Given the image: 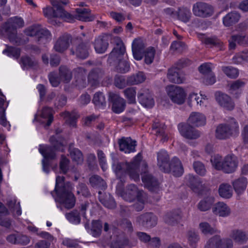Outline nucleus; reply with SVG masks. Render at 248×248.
<instances>
[{"instance_id": "nucleus-43", "label": "nucleus", "mask_w": 248, "mask_h": 248, "mask_svg": "<svg viewBox=\"0 0 248 248\" xmlns=\"http://www.w3.org/2000/svg\"><path fill=\"white\" fill-rule=\"evenodd\" d=\"M144 74L139 72L135 75L128 77L127 78V83L129 85L138 84L143 82L145 80Z\"/></svg>"}, {"instance_id": "nucleus-18", "label": "nucleus", "mask_w": 248, "mask_h": 248, "mask_svg": "<svg viewBox=\"0 0 248 248\" xmlns=\"http://www.w3.org/2000/svg\"><path fill=\"white\" fill-rule=\"evenodd\" d=\"M141 179L145 186L149 191L155 193H157L159 191V183L152 174L145 172L142 174Z\"/></svg>"}, {"instance_id": "nucleus-27", "label": "nucleus", "mask_w": 248, "mask_h": 248, "mask_svg": "<svg viewBox=\"0 0 248 248\" xmlns=\"http://www.w3.org/2000/svg\"><path fill=\"white\" fill-rule=\"evenodd\" d=\"M170 170L167 173L171 172L175 177L181 176L184 172V169L180 160L177 157H173L169 165Z\"/></svg>"}, {"instance_id": "nucleus-10", "label": "nucleus", "mask_w": 248, "mask_h": 248, "mask_svg": "<svg viewBox=\"0 0 248 248\" xmlns=\"http://www.w3.org/2000/svg\"><path fill=\"white\" fill-rule=\"evenodd\" d=\"M167 91L169 96L173 103L181 105L185 102L186 94L182 88L171 85L168 87Z\"/></svg>"}, {"instance_id": "nucleus-51", "label": "nucleus", "mask_w": 248, "mask_h": 248, "mask_svg": "<svg viewBox=\"0 0 248 248\" xmlns=\"http://www.w3.org/2000/svg\"><path fill=\"white\" fill-rule=\"evenodd\" d=\"M61 79L65 83H68L71 80L72 75L69 69L64 66H61L59 68Z\"/></svg>"}, {"instance_id": "nucleus-46", "label": "nucleus", "mask_w": 248, "mask_h": 248, "mask_svg": "<svg viewBox=\"0 0 248 248\" xmlns=\"http://www.w3.org/2000/svg\"><path fill=\"white\" fill-rule=\"evenodd\" d=\"M89 182L93 187L99 188L101 190L105 189L107 185L105 181L99 176L94 175L90 177Z\"/></svg>"}, {"instance_id": "nucleus-64", "label": "nucleus", "mask_w": 248, "mask_h": 248, "mask_svg": "<svg viewBox=\"0 0 248 248\" xmlns=\"http://www.w3.org/2000/svg\"><path fill=\"white\" fill-rule=\"evenodd\" d=\"M129 241L127 238H124L121 240H116L111 243V248H125V247L128 246Z\"/></svg>"}, {"instance_id": "nucleus-52", "label": "nucleus", "mask_w": 248, "mask_h": 248, "mask_svg": "<svg viewBox=\"0 0 248 248\" xmlns=\"http://www.w3.org/2000/svg\"><path fill=\"white\" fill-rule=\"evenodd\" d=\"M16 202V201L15 199L13 200L9 199L7 202V205L11 212H16V215L18 216L21 215V210L19 202L17 204Z\"/></svg>"}, {"instance_id": "nucleus-1", "label": "nucleus", "mask_w": 248, "mask_h": 248, "mask_svg": "<svg viewBox=\"0 0 248 248\" xmlns=\"http://www.w3.org/2000/svg\"><path fill=\"white\" fill-rule=\"evenodd\" d=\"M64 176H58L56 179L55 187L51 194L55 198L56 202L61 205H57V207L62 210L61 205L65 208L70 209L74 207L76 203V197L72 193V184L69 182H64Z\"/></svg>"}, {"instance_id": "nucleus-4", "label": "nucleus", "mask_w": 248, "mask_h": 248, "mask_svg": "<svg viewBox=\"0 0 248 248\" xmlns=\"http://www.w3.org/2000/svg\"><path fill=\"white\" fill-rule=\"evenodd\" d=\"M211 162L215 169L226 173L234 172L238 164V159L234 155H227L224 158L219 155H216L211 158Z\"/></svg>"}, {"instance_id": "nucleus-21", "label": "nucleus", "mask_w": 248, "mask_h": 248, "mask_svg": "<svg viewBox=\"0 0 248 248\" xmlns=\"http://www.w3.org/2000/svg\"><path fill=\"white\" fill-rule=\"evenodd\" d=\"M157 166L159 170L167 172L170 170L169 165L170 164V157L168 153L165 150H161L157 153Z\"/></svg>"}, {"instance_id": "nucleus-24", "label": "nucleus", "mask_w": 248, "mask_h": 248, "mask_svg": "<svg viewBox=\"0 0 248 248\" xmlns=\"http://www.w3.org/2000/svg\"><path fill=\"white\" fill-rule=\"evenodd\" d=\"M144 45L141 39L134 40L132 45V50L135 59L138 61L142 59L144 52Z\"/></svg>"}, {"instance_id": "nucleus-16", "label": "nucleus", "mask_w": 248, "mask_h": 248, "mask_svg": "<svg viewBox=\"0 0 248 248\" xmlns=\"http://www.w3.org/2000/svg\"><path fill=\"white\" fill-rule=\"evenodd\" d=\"M157 217L151 213H146L136 217V222L147 228H152L157 224Z\"/></svg>"}, {"instance_id": "nucleus-23", "label": "nucleus", "mask_w": 248, "mask_h": 248, "mask_svg": "<svg viewBox=\"0 0 248 248\" xmlns=\"http://www.w3.org/2000/svg\"><path fill=\"white\" fill-rule=\"evenodd\" d=\"M118 144L120 150L124 152L125 153H130L135 151L136 142L132 140L130 138L123 137L118 140Z\"/></svg>"}, {"instance_id": "nucleus-11", "label": "nucleus", "mask_w": 248, "mask_h": 248, "mask_svg": "<svg viewBox=\"0 0 248 248\" xmlns=\"http://www.w3.org/2000/svg\"><path fill=\"white\" fill-rule=\"evenodd\" d=\"M113 37L110 34L104 33L96 37L93 43L96 53L99 54L105 53L109 46L108 40L111 39V43H112V38Z\"/></svg>"}, {"instance_id": "nucleus-17", "label": "nucleus", "mask_w": 248, "mask_h": 248, "mask_svg": "<svg viewBox=\"0 0 248 248\" xmlns=\"http://www.w3.org/2000/svg\"><path fill=\"white\" fill-rule=\"evenodd\" d=\"M75 80L73 85L79 89L85 88L87 85L86 81V72L85 69L81 67H78L74 69Z\"/></svg>"}, {"instance_id": "nucleus-37", "label": "nucleus", "mask_w": 248, "mask_h": 248, "mask_svg": "<svg viewBox=\"0 0 248 248\" xmlns=\"http://www.w3.org/2000/svg\"><path fill=\"white\" fill-rule=\"evenodd\" d=\"M186 184L194 192H198L202 188V183L198 177L189 175L186 178Z\"/></svg>"}, {"instance_id": "nucleus-12", "label": "nucleus", "mask_w": 248, "mask_h": 248, "mask_svg": "<svg viewBox=\"0 0 248 248\" xmlns=\"http://www.w3.org/2000/svg\"><path fill=\"white\" fill-rule=\"evenodd\" d=\"M26 35L35 37L37 42L42 39H46L50 35L49 31L46 29L41 28L39 25H33L26 29L24 31Z\"/></svg>"}, {"instance_id": "nucleus-58", "label": "nucleus", "mask_w": 248, "mask_h": 248, "mask_svg": "<svg viewBox=\"0 0 248 248\" xmlns=\"http://www.w3.org/2000/svg\"><path fill=\"white\" fill-rule=\"evenodd\" d=\"M166 126L165 124H160L159 122H155L152 126V129L155 131L156 136H161L163 137L165 135V129Z\"/></svg>"}, {"instance_id": "nucleus-45", "label": "nucleus", "mask_w": 248, "mask_h": 248, "mask_svg": "<svg viewBox=\"0 0 248 248\" xmlns=\"http://www.w3.org/2000/svg\"><path fill=\"white\" fill-rule=\"evenodd\" d=\"M92 101L98 108L104 107L107 103L105 96L101 92H98L94 93Z\"/></svg>"}, {"instance_id": "nucleus-6", "label": "nucleus", "mask_w": 248, "mask_h": 248, "mask_svg": "<svg viewBox=\"0 0 248 248\" xmlns=\"http://www.w3.org/2000/svg\"><path fill=\"white\" fill-rule=\"evenodd\" d=\"M59 2L57 0H51V3L53 8L47 7L44 8V16L49 19L54 17H59L68 22L72 20L73 19L72 16L63 9L60 5Z\"/></svg>"}, {"instance_id": "nucleus-7", "label": "nucleus", "mask_w": 248, "mask_h": 248, "mask_svg": "<svg viewBox=\"0 0 248 248\" xmlns=\"http://www.w3.org/2000/svg\"><path fill=\"white\" fill-rule=\"evenodd\" d=\"M185 65V61L180 60L177 62V66H173L168 69L167 78L170 82L176 84L184 82V78L183 74L180 71V69Z\"/></svg>"}, {"instance_id": "nucleus-55", "label": "nucleus", "mask_w": 248, "mask_h": 248, "mask_svg": "<svg viewBox=\"0 0 248 248\" xmlns=\"http://www.w3.org/2000/svg\"><path fill=\"white\" fill-rule=\"evenodd\" d=\"M202 42L205 45L217 47H220L222 43L217 37L202 38Z\"/></svg>"}, {"instance_id": "nucleus-5", "label": "nucleus", "mask_w": 248, "mask_h": 248, "mask_svg": "<svg viewBox=\"0 0 248 248\" xmlns=\"http://www.w3.org/2000/svg\"><path fill=\"white\" fill-rule=\"evenodd\" d=\"M239 133V125L234 118L230 121L218 124L216 129L215 137L220 140H225L231 137H235Z\"/></svg>"}, {"instance_id": "nucleus-48", "label": "nucleus", "mask_w": 248, "mask_h": 248, "mask_svg": "<svg viewBox=\"0 0 248 248\" xmlns=\"http://www.w3.org/2000/svg\"><path fill=\"white\" fill-rule=\"evenodd\" d=\"M69 151L70 156L73 161L76 162L77 164H81L83 162V155L79 149L72 148V145H70Z\"/></svg>"}, {"instance_id": "nucleus-49", "label": "nucleus", "mask_w": 248, "mask_h": 248, "mask_svg": "<svg viewBox=\"0 0 248 248\" xmlns=\"http://www.w3.org/2000/svg\"><path fill=\"white\" fill-rule=\"evenodd\" d=\"M189 245L193 248H196L197 243L200 240L199 234L194 231H188L186 235Z\"/></svg>"}, {"instance_id": "nucleus-36", "label": "nucleus", "mask_w": 248, "mask_h": 248, "mask_svg": "<svg viewBox=\"0 0 248 248\" xmlns=\"http://www.w3.org/2000/svg\"><path fill=\"white\" fill-rule=\"evenodd\" d=\"M232 184L236 193L238 195L241 194L246 188L247 179L245 177H240L234 181Z\"/></svg>"}, {"instance_id": "nucleus-3", "label": "nucleus", "mask_w": 248, "mask_h": 248, "mask_svg": "<svg viewBox=\"0 0 248 248\" xmlns=\"http://www.w3.org/2000/svg\"><path fill=\"white\" fill-rule=\"evenodd\" d=\"M141 160L140 154L137 155L130 163L117 162L113 164V170L118 175L119 173H127L135 181L140 180L139 166Z\"/></svg>"}, {"instance_id": "nucleus-63", "label": "nucleus", "mask_w": 248, "mask_h": 248, "mask_svg": "<svg viewBox=\"0 0 248 248\" xmlns=\"http://www.w3.org/2000/svg\"><path fill=\"white\" fill-rule=\"evenodd\" d=\"M219 236L215 235L207 242L204 248H219Z\"/></svg>"}, {"instance_id": "nucleus-57", "label": "nucleus", "mask_w": 248, "mask_h": 248, "mask_svg": "<svg viewBox=\"0 0 248 248\" xmlns=\"http://www.w3.org/2000/svg\"><path fill=\"white\" fill-rule=\"evenodd\" d=\"M155 52V49L152 47H149L145 51L144 61L146 64H150L153 62Z\"/></svg>"}, {"instance_id": "nucleus-32", "label": "nucleus", "mask_w": 248, "mask_h": 248, "mask_svg": "<svg viewBox=\"0 0 248 248\" xmlns=\"http://www.w3.org/2000/svg\"><path fill=\"white\" fill-rule=\"evenodd\" d=\"M241 17L240 14L236 11L227 14L223 18V23L225 27H231L237 23Z\"/></svg>"}, {"instance_id": "nucleus-47", "label": "nucleus", "mask_w": 248, "mask_h": 248, "mask_svg": "<svg viewBox=\"0 0 248 248\" xmlns=\"http://www.w3.org/2000/svg\"><path fill=\"white\" fill-rule=\"evenodd\" d=\"M136 87H128L123 91L125 97L129 104H136Z\"/></svg>"}, {"instance_id": "nucleus-20", "label": "nucleus", "mask_w": 248, "mask_h": 248, "mask_svg": "<svg viewBox=\"0 0 248 248\" xmlns=\"http://www.w3.org/2000/svg\"><path fill=\"white\" fill-rule=\"evenodd\" d=\"M72 39V36L70 34L66 33L63 34L60 36L56 42L54 49L58 52H63L69 47Z\"/></svg>"}, {"instance_id": "nucleus-25", "label": "nucleus", "mask_w": 248, "mask_h": 248, "mask_svg": "<svg viewBox=\"0 0 248 248\" xmlns=\"http://www.w3.org/2000/svg\"><path fill=\"white\" fill-rule=\"evenodd\" d=\"M104 75V72L101 68L96 67L93 69L88 75V83L92 86H96Z\"/></svg>"}, {"instance_id": "nucleus-44", "label": "nucleus", "mask_w": 248, "mask_h": 248, "mask_svg": "<svg viewBox=\"0 0 248 248\" xmlns=\"http://www.w3.org/2000/svg\"><path fill=\"white\" fill-rule=\"evenodd\" d=\"M53 109L48 107H45L42 110L40 116L42 118L46 120V125L49 126L53 121Z\"/></svg>"}, {"instance_id": "nucleus-31", "label": "nucleus", "mask_w": 248, "mask_h": 248, "mask_svg": "<svg viewBox=\"0 0 248 248\" xmlns=\"http://www.w3.org/2000/svg\"><path fill=\"white\" fill-rule=\"evenodd\" d=\"M182 218V213L180 210L177 209L168 213L164 217L166 223L174 225L177 224Z\"/></svg>"}, {"instance_id": "nucleus-41", "label": "nucleus", "mask_w": 248, "mask_h": 248, "mask_svg": "<svg viewBox=\"0 0 248 248\" xmlns=\"http://www.w3.org/2000/svg\"><path fill=\"white\" fill-rule=\"evenodd\" d=\"M137 194V187L135 185H130L126 191L122 195L123 199L129 202L135 199Z\"/></svg>"}, {"instance_id": "nucleus-33", "label": "nucleus", "mask_w": 248, "mask_h": 248, "mask_svg": "<svg viewBox=\"0 0 248 248\" xmlns=\"http://www.w3.org/2000/svg\"><path fill=\"white\" fill-rule=\"evenodd\" d=\"M188 122L195 126L204 125L206 123L205 117L199 112H192L188 118Z\"/></svg>"}, {"instance_id": "nucleus-19", "label": "nucleus", "mask_w": 248, "mask_h": 248, "mask_svg": "<svg viewBox=\"0 0 248 248\" xmlns=\"http://www.w3.org/2000/svg\"><path fill=\"white\" fill-rule=\"evenodd\" d=\"M138 99L140 103L146 108H152L155 104L152 94L148 89L141 90L138 93Z\"/></svg>"}, {"instance_id": "nucleus-30", "label": "nucleus", "mask_w": 248, "mask_h": 248, "mask_svg": "<svg viewBox=\"0 0 248 248\" xmlns=\"http://www.w3.org/2000/svg\"><path fill=\"white\" fill-rule=\"evenodd\" d=\"M37 235L45 239L46 240H40L35 245V248H49L51 243L54 240V237L46 232L37 233Z\"/></svg>"}, {"instance_id": "nucleus-8", "label": "nucleus", "mask_w": 248, "mask_h": 248, "mask_svg": "<svg viewBox=\"0 0 248 248\" xmlns=\"http://www.w3.org/2000/svg\"><path fill=\"white\" fill-rule=\"evenodd\" d=\"M192 11L195 16L202 18L211 16L214 12L213 8L211 5L201 1L193 4Z\"/></svg>"}, {"instance_id": "nucleus-29", "label": "nucleus", "mask_w": 248, "mask_h": 248, "mask_svg": "<svg viewBox=\"0 0 248 248\" xmlns=\"http://www.w3.org/2000/svg\"><path fill=\"white\" fill-rule=\"evenodd\" d=\"M213 213L222 217L229 216L231 214V209L225 203L218 202L216 203L212 208Z\"/></svg>"}, {"instance_id": "nucleus-40", "label": "nucleus", "mask_w": 248, "mask_h": 248, "mask_svg": "<svg viewBox=\"0 0 248 248\" xmlns=\"http://www.w3.org/2000/svg\"><path fill=\"white\" fill-rule=\"evenodd\" d=\"M245 83L241 80H237L233 81L230 85V93L235 96L236 98H238L241 93V88L243 87Z\"/></svg>"}, {"instance_id": "nucleus-26", "label": "nucleus", "mask_w": 248, "mask_h": 248, "mask_svg": "<svg viewBox=\"0 0 248 248\" xmlns=\"http://www.w3.org/2000/svg\"><path fill=\"white\" fill-rule=\"evenodd\" d=\"M229 47L233 49L236 47V43L242 46H248V36L243 34H235L231 36L229 40Z\"/></svg>"}, {"instance_id": "nucleus-61", "label": "nucleus", "mask_w": 248, "mask_h": 248, "mask_svg": "<svg viewBox=\"0 0 248 248\" xmlns=\"http://www.w3.org/2000/svg\"><path fill=\"white\" fill-rule=\"evenodd\" d=\"M70 160L64 155L61 156V159L60 162V169L63 174H66L69 169V164Z\"/></svg>"}, {"instance_id": "nucleus-13", "label": "nucleus", "mask_w": 248, "mask_h": 248, "mask_svg": "<svg viewBox=\"0 0 248 248\" xmlns=\"http://www.w3.org/2000/svg\"><path fill=\"white\" fill-rule=\"evenodd\" d=\"M112 43L115 46L109 54V58L113 61L120 60L125 52V47L119 37L115 36L112 38Z\"/></svg>"}, {"instance_id": "nucleus-15", "label": "nucleus", "mask_w": 248, "mask_h": 248, "mask_svg": "<svg viewBox=\"0 0 248 248\" xmlns=\"http://www.w3.org/2000/svg\"><path fill=\"white\" fill-rule=\"evenodd\" d=\"M179 130L182 136L187 139L195 140L201 136V133L188 124H180Z\"/></svg>"}, {"instance_id": "nucleus-14", "label": "nucleus", "mask_w": 248, "mask_h": 248, "mask_svg": "<svg viewBox=\"0 0 248 248\" xmlns=\"http://www.w3.org/2000/svg\"><path fill=\"white\" fill-rule=\"evenodd\" d=\"M108 101L112 104V110L115 113L123 112L126 106L125 100L119 95L110 92L108 94Z\"/></svg>"}, {"instance_id": "nucleus-56", "label": "nucleus", "mask_w": 248, "mask_h": 248, "mask_svg": "<svg viewBox=\"0 0 248 248\" xmlns=\"http://www.w3.org/2000/svg\"><path fill=\"white\" fill-rule=\"evenodd\" d=\"M193 169L195 172L201 176H204L206 173L204 165L201 162L194 161L193 164Z\"/></svg>"}, {"instance_id": "nucleus-34", "label": "nucleus", "mask_w": 248, "mask_h": 248, "mask_svg": "<svg viewBox=\"0 0 248 248\" xmlns=\"http://www.w3.org/2000/svg\"><path fill=\"white\" fill-rule=\"evenodd\" d=\"M230 236L236 243L239 244L246 243L248 240V234L241 230H232Z\"/></svg>"}, {"instance_id": "nucleus-53", "label": "nucleus", "mask_w": 248, "mask_h": 248, "mask_svg": "<svg viewBox=\"0 0 248 248\" xmlns=\"http://www.w3.org/2000/svg\"><path fill=\"white\" fill-rule=\"evenodd\" d=\"M102 228V224L101 221L98 220H93L91 229L92 235L94 237L99 236L101 234Z\"/></svg>"}, {"instance_id": "nucleus-2", "label": "nucleus", "mask_w": 248, "mask_h": 248, "mask_svg": "<svg viewBox=\"0 0 248 248\" xmlns=\"http://www.w3.org/2000/svg\"><path fill=\"white\" fill-rule=\"evenodd\" d=\"M62 132V129L58 128L55 130V135L50 137L49 141L51 146L40 145L39 151L44 157L42 160L43 170L47 173L49 171L51 160L56 157L55 151L63 152L64 139L60 136Z\"/></svg>"}, {"instance_id": "nucleus-54", "label": "nucleus", "mask_w": 248, "mask_h": 248, "mask_svg": "<svg viewBox=\"0 0 248 248\" xmlns=\"http://www.w3.org/2000/svg\"><path fill=\"white\" fill-rule=\"evenodd\" d=\"M222 70L224 73L228 77L234 78L238 76V70L232 66H222Z\"/></svg>"}, {"instance_id": "nucleus-50", "label": "nucleus", "mask_w": 248, "mask_h": 248, "mask_svg": "<svg viewBox=\"0 0 248 248\" xmlns=\"http://www.w3.org/2000/svg\"><path fill=\"white\" fill-rule=\"evenodd\" d=\"M67 219L72 223L78 224L81 221L79 213L77 210H74L65 214Z\"/></svg>"}, {"instance_id": "nucleus-22", "label": "nucleus", "mask_w": 248, "mask_h": 248, "mask_svg": "<svg viewBox=\"0 0 248 248\" xmlns=\"http://www.w3.org/2000/svg\"><path fill=\"white\" fill-rule=\"evenodd\" d=\"M215 96L217 101L221 106L229 110L234 108V104L228 95L218 92L216 93Z\"/></svg>"}, {"instance_id": "nucleus-38", "label": "nucleus", "mask_w": 248, "mask_h": 248, "mask_svg": "<svg viewBox=\"0 0 248 248\" xmlns=\"http://www.w3.org/2000/svg\"><path fill=\"white\" fill-rule=\"evenodd\" d=\"M232 186L227 183H222L220 185L218 188V193L220 196L225 199H229L232 195Z\"/></svg>"}, {"instance_id": "nucleus-28", "label": "nucleus", "mask_w": 248, "mask_h": 248, "mask_svg": "<svg viewBox=\"0 0 248 248\" xmlns=\"http://www.w3.org/2000/svg\"><path fill=\"white\" fill-rule=\"evenodd\" d=\"M75 15L76 19L85 22L92 21L94 19V16L91 14V11L88 8H77Z\"/></svg>"}, {"instance_id": "nucleus-35", "label": "nucleus", "mask_w": 248, "mask_h": 248, "mask_svg": "<svg viewBox=\"0 0 248 248\" xmlns=\"http://www.w3.org/2000/svg\"><path fill=\"white\" fill-rule=\"evenodd\" d=\"M191 16L192 14L190 10L185 7H179L177 11V19L184 23L189 22Z\"/></svg>"}, {"instance_id": "nucleus-39", "label": "nucleus", "mask_w": 248, "mask_h": 248, "mask_svg": "<svg viewBox=\"0 0 248 248\" xmlns=\"http://www.w3.org/2000/svg\"><path fill=\"white\" fill-rule=\"evenodd\" d=\"M98 194H99V201L105 207L110 209H113L116 207L115 202L110 195H101L102 192L100 191L98 192Z\"/></svg>"}, {"instance_id": "nucleus-9", "label": "nucleus", "mask_w": 248, "mask_h": 248, "mask_svg": "<svg viewBox=\"0 0 248 248\" xmlns=\"http://www.w3.org/2000/svg\"><path fill=\"white\" fill-rule=\"evenodd\" d=\"M91 46L89 41H82L78 44H74L70 49V54L76 55L78 58L85 59L89 55Z\"/></svg>"}, {"instance_id": "nucleus-60", "label": "nucleus", "mask_w": 248, "mask_h": 248, "mask_svg": "<svg viewBox=\"0 0 248 248\" xmlns=\"http://www.w3.org/2000/svg\"><path fill=\"white\" fill-rule=\"evenodd\" d=\"M64 117L67 118L66 123L69 124L70 126L75 127L76 125L77 120L79 117V115L76 113H70L66 112L64 113Z\"/></svg>"}, {"instance_id": "nucleus-42", "label": "nucleus", "mask_w": 248, "mask_h": 248, "mask_svg": "<svg viewBox=\"0 0 248 248\" xmlns=\"http://www.w3.org/2000/svg\"><path fill=\"white\" fill-rule=\"evenodd\" d=\"M214 202V197H207L199 202L197 205L198 208L201 211H206L211 208Z\"/></svg>"}, {"instance_id": "nucleus-59", "label": "nucleus", "mask_w": 248, "mask_h": 248, "mask_svg": "<svg viewBox=\"0 0 248 248\" xmlns=\"http://www.w3.org/2000/svg\"><path fill=\"white\" fill-rule=\"evenodd\" d=\"M199 226L202 232L204 234H213L217 232L216 230L211 227L207 222H202L200 224Z\"/></svg>"}, {"instance_id": "nucleus-62", "label": "nucleus", "mask_w": 248, "mask_h": 248, "mask_svg": "<svg viewBox=\"0 0 248 248\" xmlns=\"http://www.w3.org/2000/svg\"><path fill=\"white\" fill-rule=\"evenodd\" d=\"M77 194L81 195L86 198L91 196V193L85 184L79 183L77 186Z\"/></svg>"}]
</instances>
